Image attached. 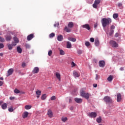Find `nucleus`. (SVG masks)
<instances>
[{"instance_id":"f257e3e1","label":"nucleus","mask_w":125,"mask_h":125,"mask_svg":"<svg viewBox=\"0 0 125 125\" xmlns=\"http://www.w3.org/2000/svg\"><path fill=\"white\" fill-rule=\"evenodd\" d=\"M102 24L103 28H105L106 26L110 25L112 23V19L110 18H103L102 20Z\"/></svg>"},{"instance_id":"f03ea898","label":"nucleus","mask_w":125,"mask_h":125,"mask_svg":"<svg viewBox=\"0 0 125 125\" xmlns=\"http://www.w3.org/2000/svg\"><path fill=\"white\" fill-rule=\"evenodd\" d=\"M85 88H83L81 90L80 94L82 97H84L85 98V99H89L90 95L88 93H85Z\"/></svg>"},{"instance_id":"7ed1b4c3","label":"nucleus","mask_w":125,"mask_h":125,"mask_svg":"<svg viewBox=\"0 0 125 125\" xmlns=\"http://www.w3.org/2000/svg\"><path fill=\"white\" fill-rule=\"evenodd\" d=\"M104 102H106V103H113V100H112V99H111L109 96L104 97Z\"/></svg>"},{"instance_id":"20e7f679","label":"nucleus","mask_w":125,"mask_h":125,"mask_svg":"<svg viewBox=\"0 0 125 125\" xmlns=\"http://www.w3.org/2000/svg\"><path fill=\"white\" fill-rule=\"evenodd\" d=\"M109 43L112 47H118L119 46V44L113 40L110 41Z\"/></svg>"},{"instance_id":"39448f33","label":"nucleus","mask_w":125,"mask_h":125,"mask_svg":"<svg viewBox=\"0 0 125 125\" xmlns=\"http://www.w3.org/2000/svg\"><path fill=\"white\" fill-rule=\"evenodd\" d=\"M101 0H95L94 3L93 4V7L94 8H97V5L100 3Z\"/></svg>"},{"instance_id":"423d86ee","label":"nucleus","mask_w":125,"mask_h":125,"mask_svg":"<svg viewBox=\"0 0 125 125\" xmlns=\"http://www.w3.org/2000/svg\"><path fill=\"white\" fill-rule=\"evenodd\" d=\"M88 116L90 117V118H96L97 116V113L96 112H91L90 113H89Z\"/></svg>"},{"instance_id":"0eeeda50","label":"nucleus","mask_w":125,"mask_h":125,"mask_svg":"<svg viewBox=\"0 0 125 125\" xmlns=\"http://www.w3.org/2000/svg\"><path fill=\"white\" fill-rule=\"evenodd\" d=\"M40 72V68L38 67H35L32 70V74H38Z\"/></svg>"},{"instance_id":"6e6552de","label":"nucleus","mask_w":125,"mask_h":125,"mask_svg":"<svg viewBox=\"0 0 125 125\" xmlns=\"http://www.w3.org/2000/svg\"><path fill=\"white\" fill-rule=\"evenodd\" d=\"M105 64L104 61H100L99 62V67H101V68H104L105 67Z\"/></svg>"},{"instance_id":"1a4fd4ad","label":"nucleus","mask_w":125,"mask_h":125,"mask_svg":"<svg viewBox=\"0 0 125 125\" xmlns=\"http://www.w3.org/2000/svg\"><path fill=\"white\" fill-rule=\"evenodd\" d=\"M82 28H83L84 29H86V30H88V31H90V26H89V24H85L82 25Z\"/></svg>"},{"instance_id":"9d476101","label":"nucleus","mask_w":125,"mask_h":125,"mask_svg":"<svg viewBox=\"0 0 125 125\" xmlns=\"http://www.w3.org/2000/svg\"><path fill=\"white\" fill-rule=\"evenodd\" d=\"M47 115H48L49 118H52L53 117V113L51 109L48 110Z\"/></svg>"},{"instance_id":"9b49d317","label":"nucleus","mask_w":125,"mask_h":125,"mask_svg":"<svg viewBox=\"0 0 125 125\" xmlns=\"http://www.w3.org/2000/svg\"><path fill=\"white\" fill-rule=\"evenodd\" d=\"M13 72H14V70L13 68H10L9 69L8 71V74L7 75V77H9V76H11L12 74H13Z\"/></svg>"},{"instance_id":"f8f14e48","label":"nucleus","mask_w":125,"mask_h":125,"mask_svg":"<svg viewBox=\"0 0 125 125\" xmlns=\"http://www.w3.org/2000/svg\"><path fill=\"white\" fill-rule=\"evenodd\" d=\"M34 34H31L27 37V40L28 41H31L32 39H34Z\"/></svg>"},{"instance_id":"ddd939ff","label":"nucleus","mask_w":125,"mask_h":125,"mask_svg":"<svg viewBox=\"0 0 125 125\" xmlns=\"http://www.w3.org/2000/svg\"><path fill=\"white\" fill-rule=\"evenodd\" d=\"M73 76L75 78H79V77H80V76H81V74H80V73L74 71H73Z\"/></svg>"},{"instance_id":"4468645a","label":"nucleus","mask_w":125,"mask_h":125,"mask_svg":"<svg viewBox=\"0 0 125 125\" xmlns=\"http://www.w3.org/2000/svg\"><path fill=\"white\" fill-rule=\"evenodd\" d=\"M5 40L7 42H8L9 41H11V39H12V37H11V35H7L5 37Z\"/></svg>"},{"instance_id":"2eb2a0df","label":"nucleus","mask_w":125,"mask_h":125,"mask_svg":"<svg viewBox=\"0 0 125 125\" xmlns=\"http://www.w3.org/2000/svg\"><path fill=\"white\" fill-rule=\"evenodd\" d=\"M55 75L58 80L60 81H61V75H60V73L59 72H56Z\"/></svg>"},{"instance_id":"dca6fc26","label":"nucleus","mask_w":125,"mask_h":125,"mask_svg":"<svg viewBox=\"0 0 125 125\" xmlns=\"http://www.w3.org/2000/svg\"><path fill=\"white\" fill-rule=\"evenodd\" d=\"M74 100L76 103H82L83 102V99L78 98H76Z\"/></svg>"},{"instance_id":"f3484780","label":"nucleus","mask_w":125,"mask_h":125,"mask_svg":"<svg viewBox=\"0 0 125 125\" xmlns=\"http://www.w3.org/2000/svg\"><path fill=\"white\" fill-rule=\"evenodd\" d=\"M117 102H120V101H122V95H121V94H117Z\"/></svg>"},{"instance_id":"a211bd4d","label":"nucleus","mask_w":125,"mask_h":125,"mask_svg":"<svg viewBox=\"0 0 125 125\" xmlns=\"http://www.w3.org/2000/svg\"><path fill=\"white\" fill-rule=\"evenodd\" d=\"M36 95H37V98H40V96H41V95L42 94V91L41 90H37L36 92Z\"/></svg>"},{"instance_id":"6ab92c4d","label":"nucleus","mask_w":125,"mask_h":125,"mask_svg":"<svg viewBox=\"0 0 125 125\" xmlns=\"http://www.w3.org/2000/svg\"><path fill=\"white\" fill-rule=\"evenodd\" d=\"M57 40L59 42H62L63 40V36L62 35L58 36L57 37Z\"/></svg>"},{"instance_id":"aec40b11","label":"nucleus","mask_w":125,"mask_h":125,"mask_svg":"<svg viewBox=\"0 0 125 125\" xmlns=\"http://www.w3.org/2000/svg\"><path fill=\"white\" fill-rule=\"evenodd\" d=\"M1 108L3 110H5L7 108V104L6 103H4L1 105Z\"/></svg>"},{"instance_id":"412c9836","label":"nucleus","mask_w":125,"mask_h":125,"mask_svg":"<svg viewBox=\"0 0 125 125\" xmlns=\"http://www.w3.org/2000/svg\"><path fill=\"white\" fill-rule=\"evenodd\" d=\"M28 115H29V113L27 111H25L22 114V118H27Z\"/></svg>"},{"instance_id":"4be33fe9","label":"nucleus","mask_w":125,"mask_h":125,"mask_svg":"<svg viewBox=\"0 0 125 125\" xmlns=\"http://www.w3.org/2000/svg\"><path fill=\"white\" fill-rule=\"evenodd\" d=\"M68 28H73L74 27V23L72 21L69 22L68 24Z\"/></svg>"},{"instance_id":"5701e85b","label":"nucleus","mask_w":125,"mask_h":125,"mask_svg":"<svg viewBox=\"0 0 125 125\" xmlns=\"http://www.w3.org/2000/svg\"><path fill=\"white\" fill-rule=\"evenodd\" d=\"M59 50L60 51V55H65V51H64V50L61 49L60 48H59Z\"/></svg>"},{"instance_id":"b1692460","label":"nucleus","mask_w":125,"mask_h":125,"mask_svg":"<svg viewBox=\"0 0 125 125\" xmlns=\"http://www.w3.org/2000/svg\"><path fill=\"white\" fill-rule=\"evenodd\" d=\"M95 45L96 46L99 45V40H98V38L96 39L95 40Z\"/></svg>"},{"instance_id":"393cba45","label":"nucleus","mask_w":125,"mask_h":125,"mask_svg":"<svg viewBox=\"0 0 125 125\" xmlns=\"http://www.w3.org/2000/svg\"><path fill=\"white\" fill-rule=\"evenodd\" d=\"M17 50L19 53H22V49L21 48V47H20V46L17 47Z\"/></svg>"},{"instance_id":"a878e982","label":"nucleus","mask_w":125,"mask_h":125,"mask_svg":"<svg viewBox=\"0 0 125 125\" xmlns=\"http://www.w3.org/2000/svg\"><path fill=\"white\" fill-rule=\"evenodd\" d=\"M66 46L67 48H71L72 47V44L71 43V42H68L66 43Z\"/></svg>"},{"instance_id":"bb28decb","label":"nucleus","mask_w":125,"mask_h":125,"mask_svg":"<svg viewBox=\"0 0 125 125\" xmlns=\"http://www.w3.org/2000/svg\"><path fill=\"white\" fill-rule=\"evenodd\" d=\"M68 40L70 41V42H76V38H71V37H69L68 38Z\"/></svg>"},{"instance_id":"cd10ccee","label":"nucleus","mask_w":125,"mask_h":125,"mask_svg":"<svg viewBox=\"0 0 125 125\" xmlns=\"http://www.w3.org/2000/svg\"><path fill=\"white\" fill-rule=\"evenodd\" d=\"M113 78H114L113 76L110 75L108 78H107V81H108V82H112V81H113Z\"/></svg>"},{"instance_id":"c85d7f7f","label":"nucleus","mask_w":125,"mask_h":125,"mask_svg":"<svg viewBox=\"0 0 125 125\" xmlns=\"http://www.w3.org/2000/svg\"><path fill=\"white\" fill-rule=\"evenodd\" d=\"M7 46L8 47L9 50H11L12 48H13L12 45L11 44H7Z\"/></svg>"},{"instance_id":"c756f323","label":"nucleus","mask_w":125,"mask_h":125,"mask_svg":"<svg viewBox=\"0 0 125 125\" xmlns=\"http://www.w3.org/2000/svg\"><path fill=\"white\" fill-rule=\"evenodd\" d=\"M64 31H65V32L67 33H69V32H71V29L68 28V27L65 26L64 28Z\"/></svg>"},{"instance_id":"7c9ffc66","label":"nucleus","mask_w":125,"mask_h":125,"mask_svg":"<svg viewBox=\"0 0 125 125\" xmlns=\"http://www.w3.org/2000/svg\"><path fill=\"white\" fill-rule=\"evenodd\" d=\"M42 100H45V99H46V94H43L41 97Z\"/></svg>"},{"instance_id":"2f4dec72","label":"nucleus","mask_w":125,"mask_h":125,"mask_svg":"<svg viewBox=\"0 0 125 125\" xmlns=\"http://www.w3.org/2000/svg\"><path fill=\"white\" fill-rule=\"evenodd\" d=\"M24 108L26 110H30V109H31V108H32V106L29 105H26L25 106Z\"/></svg>"},{"instance_id":"473e14b6","label":"nucleus","mask_w":125,"mask_h":125,"mask_svg":"<svg viewBox=\"0 0 125 125\" xmlns=\"http://www.w3.org/2000/svg\"><path fill=\"white\" fill-rule=\"evenodd\" d=\"M97 123H98V124H100V123H101V122H102V119L101 118V117H99L98 118H97L96 120Z\"/></svg>"},{"instance_id":"72a5a7b5","label":"nucleus","mask_w":125,"mask_h":125,"mask_svg":"<svg viewBox=\"0 0 125 125\" xmlns=\"http://www.w3.org/2000/svg\"><path fill=\"white\" fill-rule=\"evenodd\" d=\"M113 17L114 19H117V18H118V17H119V14H118L117 13H115L113 15Z\"/></svg>"},{"instance_id":"f704fd0d","label":"nucleus","mask_w":125,"mask_h":125,"mask_svg":"<svg viewBox=\"0 0 125 125\" xmlns=\"http://www.w3.org/2000/svg\"><path fill=\"white\" fill-rule=\"evenodd\" d=\"M67 120H68V118L67 117L62 118V122H63V123H65V122L67 121Z\"/></svg>"},{"instance_id":"c9c22d12","label":"nucleus","mask_w":125,"mask_h":125,"mask_svg":"<svg viewBox=\"0 0 125 125\" xmlns=\"http://www.w3.org/2000/svg\"><path fill=\"white\" fill-rule=\"evenodd\" d=\"M14 41L15 42H16L17 43H18V42H19V40L17 37H14Z\"/></svg>"},{"instance_id":"e433bc0d","label":"nucleus","mask_w":125,"mask_h":125,"mask_svg":"<svg viewBox=\"0 0 125 125\" xmlns=\"http://www.w3.org/2000/svg\"><path fill=\"white\" fill-rule=\"evenodd\" d=\"M114 34V30H110V32L109 33V36H112Z\"/></svg>"},{"instance_id":"4c0bfd02","label":"nucleus","mask_w":125,"mask_h":125,"mask_svg":"<svg viewBox=\"0 0 125 125\" xmlns=\"http://www.w3.org/2000/svg\"><path fill=\"white\" fill-rule=\"evenodd\" d=\"M14 92L15 93H16L17 94L18 93H20V91L18 90V89H15L14 90Z\"/></svg>"},{"instance_id":"58836bf2","label":"nucleus","mask_w":125,"mask_h":125,"mask_svg":"<svg viewBox=\"0 0 125 125\" xmlns=\"http://www.w3.org/2000/svg\"><path fill=\"white\" fill-rule=\"evenodd\" d=\"M8 111L9 112H13V111H14V109H13V107H11L8 108Z\"/></svg>"},{"instance_id":"ea45409f","label":"nucleus","mask_w":125,"mask_h":125,"mask_svg":"<svg viewBox=\"0 0 125 125\" xmlns=\"http://www.w3.org/2000/svg\"><path fill=\"white\" fill-rule=\"evenodd\" d=\"M85 45H86V46H89V45H90V43L89 42H85Z\"/></svg>"},{"instance_id":"a19ab883","label":"nucleus","mask_w":125,"mask_h":125,"mask_svg":"<svg viewBox=\"0 0 125 125\" xmlns=\"http://www.w3.org/2000/svg\"><path fill=\"white\" fill-rule=\"evenodd\" d=\"M0 42H4V38H3L1 37H0Z\"/></svg>"},{"instance_id":"79ce46f5","label":"nucleus","mask_w":125,"mask_h":125,"mask_svg":"<svg viewBox=\"0 0 125 125\" xmlns=\"http://www.w3.org/2000/svg\"><path fill=\"white\" fill-rule=\"evenodd\" d=\"M55 36V34H54V33H51L49 35V38H53V37H54Z\"/></svg>"},{"instance_id":"37998d69","label":"nucleus","mask_w":125,"mask_h":125,"mask_svg":"<svg viewBox=\"0 0 125 125\" xmlns=\"http://www.w3.org/2000/svg\"><path fill=\"white\" fill-rule=\"evenodd\" d=\"M21 66L22 68H25L26 67V62H23L21 64Z\"/></svg>"},{"instance_id":"c03bdc74","label":"nucleus","mask_w":125,"mask_h":125,"mask_svg":"<svg viewBox=\"0 0 125 125\" xmlns=\"http://www.w3.org/2000/svg\"><path fill=\"white\" fill-rule=\"evenodd\" d=\"M48 54L49 56H51V55H52V51L49 50L48 51Z\"/></svg>"},{"instance_id":"a18cd8bd","label":"nucleus","mask_w":125,"mask_h":125,"mask_svg":"<svg viewBox=\"0 0 125 125\" xmlns=\"http://www.w3.org/2000/svg\"><path fill=\"white\" fill-rule=\"evenodd\" d=\"M4 47V45H3V43H0V49L3 48Z\"/></svg>"},{"instance_id":"49530a36","label":"nucleus","mask_w":125,"mask_h":125,"mask_svg":"<svg viewBox=\"0 0 125 125\" xmlns=\"http://www.w3.org/2000/svg\"><path fill=\"white\" fill-rule=\"evenodd\" d=\"M25 46L26 47V48L29 49L30 48V47H31V46H30V45L29 44H25Z\"/></svg>"},{"instance_id":"de8ad7c7","label":"nucleus","mask_w":125,"mask_h":125,"mask_svg":"<svg viewBox=\"0 0 125 125\" xmlns=\"http://www.w3.org/2000/svg\"><path fill=\"white\" fill-rule=\"evenodd\" d=\"M51 100H55L56 99V97L55 96H53L51 98Z\"/></svg>"},{"instance_id":"09e8293b","label":"nucleus","mask_w":125,"mask_h":125,"mask_svg":"<svg viewBox=\"0 0 125 125\" xmlns=\"http://www.w3.org/2000/svg\"><path fill=\"white\" fill-rule=\"evenodd\" d=\"M100 76L98 74L96 75V80H99Z\"/></svg>"},{"instance_id":"8fccbe9b","label":"nucleus","mask_w":125,"mask_h":125,"mask_svg":"<svg viewBox=\"0 0 125 125\" xmlns=\"http://www.w3.org/2000/svg\"><path fill=\"white\" fill-rule=\"evenodd\" d=\"M90 42H94V38H91L90 39Z\"/></svg>"},{"instance_id":"3c124183","label":"nucleus","mask_w":125,"mask_h":125,"mask_svg":"<svg viewBox=\"0 0 125 125\" xmlns=\"http://www.w3.org/2000/svg\"><path fill=\"white\" fill-rule=\"evenodd\" d=\"M116 28V27L114 25H111L110 26V30H114Z\"/></svg>"},{"instance_id":"603ef678","label":"nucleus","mask_w":125,"mask_h":125,"mask_svg":"<svg viewBox=\"0 0 125 125\" xmlns=\"http://www.w3.org/2000/svg\"><path fill=\"white\" fill-rule=\"evenodd\" d=\"M16 44H17V43L16 42H13L12 43V45L13 46H15V45H16Z\"/></svg>"},{"instance_id":"864d4df0","label":"nucleus","mask_w":125,"mask_h":125,"mask_svg":"<svg viewBox=\"0 0 125 125\" xmlns=\"http://www.w3.org/2000/svg\"><path fill=\"white\" fill-rule=\"evenodd\" d=\"M71 66H72V67H75V66H76V63H75V62H71Z\"/></svg>"},{"instance_id":"5fc2aeb1","label":"nucleus","mask_w":125,"mask_h":125,"mask_svg":"<svg viewBox=\"0 0 125 125\" xmlns=\"http://www.w3.org/2000/svg\"><path fill=\"white\" fill-rule=\"evenodd\" d=\"M118 5L119 7H122V6H123V3H118Z\"/></svg>"},{"instance_id":"6e6d98bb","label":"nucleus","mask_w":125,"mask_h":125,"mask_svg":"<svg viewBox=\"0 0 125 125\" xmlns=\"http://www.w3.org/2000/svg\"><path fill=\"white\" fill-rule=\"evenodd\" d=\"M77 53H78V54H82V53H83V52H82V50H78L77 51Z\"/></svg>"},{"instance_id":"4d7b16f0","label":"nucleus","mask_w":125,"mask_h":125,"mask_svg":"<svg viewBox=\"0 0 125 125\" xmlns=\"http://www.w3.org/2000/svg\"><path fill=\"white\" fill-rule=\"evenodd\" d=\"M119 35H120V34H119V33H116L115 34V38H118V37H119Z\"/></svg>"},{"instance_id":"13d9d810","label":"nucleus","mask_w":125,"mask_h":125,"mask_svg":"<svg viewBox=\"0 0 125 125\" xmlns=\"http://www.w3.org/2000/svg\"><path fill=\"white\" fill-rule=\"evenodd\" d=\"M14 99H15V97H10V100H14Z\"/></svg>"},{"instance_id":"bf43d9fd","label":"nucleus","mask_w":125,"mask_h":125,"mask_svg":"<svg viewBox=\"0 0 125 125\" xmlns=\"http://www.w3.org/2000/svg\"><path fill=\"white\" fill-rule=\"evenodd\" d=\"M54 27H58V26H59V23H55L54 25Z\"/></svg>"},{"instance_id":"052dcab7","label":"nucleus","mask_w":125,"mask_h":125,"mask_svg":"<svg viewBox=\"0 0 125 125\" xmlns=\"http://www.w3.org/2000/svg\"><path fill=\"white\" fill-rule=\"evenodd\" d=\"M3 84V82L0 81V86H1Z\"/></svg>"},{"instance_id":"680f3d73","label":"nucleus","mask_w":125,"mask_h":125,"mask_svg":"<svg viewBox=\"0 0 125 125\" xmlns=\"http://www.w3.org/2000/svg\"><path fill=\"white\" fill-rule=\"evenodd\" d=\"M93 87H97V84H96V83L93 84Z\"/></svg>"},{"instance_id":"e2e57ef3","label":"nucleus","mask_w":125,"mask_h":125,"mask_svg":"<svg viewBox=\"0 0 125 125\" xmlns=\"http://www.w3.org/2000/svg\"><path fill=\"white\" fill-rule=\"evenodd\" d=\"M70 109L71 110V111H73V110H74V107L73 106H71L70 107Z\"/></svg>"},{"instance_id":"0e129e2a","label":"nucleus","mask_w":125,"mask_h":125,"mask_svg":"<svg viewBox=\"0 0 125 125\" xmlns=\"http://www.w3.org/2000/svg\"><path fill=\"white\" fill-rule=\"evenodd\" d=\"M120 71H124V67H121L120 68Z\"/></svg>"},{"instance_id":"69168bd1","label":"nucleus","mask_w":125,"mask_h":125,"mask_svg":"<svg viewBox=\"0 0 125 125\" xmlns=\"http://www.w3.org/2000/svg\"><path fill=\"white\" fill-rule=\"evenodd\" d=\"M97 27V24H94V28H96Z\"/></svg>"},{"instance_id":"338daca9","label":"nucleus","mask_w":125,"mask_h":125,"mask_svg":"<svg viewBox=\"0 0 125 125\" xmlns=\"http://www.w3.org/2000/svg\"><path fill=\"white\" fill-rule=\"evenodd\" d=\"M0 56H3V54L2 53H0Z\"/></svg>"},{"instance_id":"774afa93","label":"nucleus","mask_w":125,"mask_h":125,"mask_svg":"<svg viewBox=\"0 0 125 125\" xmlns=\"http://www.w3.org/2000/svg\"><path fill=\"white\" fill-rule=\"evenodd\" d=\"M72 102V99H69V103H71Z\"/></svg>"}]
</instances>
